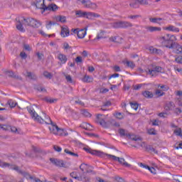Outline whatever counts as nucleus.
<instances>
[{"label": "nucleus", "mask_w": 182, "mask_h": 182, "mask_svg": "<svg viewBox=\"0 0 182 182\" xmlns=\"http://www.w3.org/2000/svg\"><path fill=\"white\" fill-rule=\"evenodd\" d=\"M158 41L161 46H164L168 49H175L176 53L182 55V46L176 43V41H177L176 36L166 34L163 36H159Z\"/></svg>", "instance_id": "obj_1"}, {"label": "nucleus", "mask_w": 182, "mask_h": 182, "mask_svg": "<svg viewBox=\"0 0 182 182\" xmlns=\"http://www.w3.org/2000/svg\"><path fill=\"white\" fill-rule=\"evenodd\" d=\"M26 109L31 115V119H33L35 122H38V123H41V124H43V123H46V124H53L52 119H50V117L46 115V114H44V119H43L41 116H38V113H36L35 109H33L32 106L26 107Z\"/></svg>", "instance_id": "obj_2"}, {"label": "nucleus", "mask_w": 182, "mask_h": 182, "mask_svg": "<svg viewBox=\"0 0 182 182\" xmlns=\"http://www.w3.org/2000/svg\"><path fill=\"white\" fill-rule=\"evenodd\" d=\"M0 167H2L3 168H11V170L17 171L18 174H21V176H23V177H26V178H30L31 180H33V176H30L29 173L27 172L21 171V169H19V166L15 164H11L9 163H6L2 161V160H0Z\"/></svg>", "instance_id": "obj_3"}, {"label": "nucleus", "mask_w": 182, "mask_h": 182, "mask_svg": "<svg viewBox=\"0 0 182 182\" xmlns=\"http://www.w3.org/2000/svg\"><path fill=\"white\" fill-rule=\"evenodd\" d=\"M21 21L24 26H31V28H39L42 25V23L39 20L32 17H21Z\"/></svg>", "instance_id": "obj_4"}, {"label": "nucleus", "mask_w": 182, "mask_h": 182, "mask_svg": "<svg viewBox=\"0 0 182 182\" xmlns=\"http://www.w3.org/2000/svg\"><path fill=\"white\" fill-rule=\"evenodd\" d=\"M145 72L146 75H149L151 77H156L160 73H164V68L159 65H152L151 68H147V70H145Z\"/></svg>", "instance_id": "obj_5"}, {"label": "nucleus", "mask_w": 182, "mask_h": 182, "mask_svg": "<svg viewBox=\"0 0 182 182\" xmlns=\"http://www.w3.org/2000/svg\"><path fill=\"white\" fill-rule=\"evenodd\" d=\"M111 26L114 29H127V28H133V23L126 21H117L112 23Z\"/></svg>", "instance_id": "obj_6"}, {"label": "nucleus", "mask_w": 182, "mask_h": 182, "mask_svg": "<svg viewBox=\"0 0 182 182\" xmlns=\"http://www.w3.org/2000/svg\"><path fill=\"white\" fill-rule=\"evenodd\" d=\"M119 133L120 136H126L127 137H129V139H130L131 140H133L134 141H141V137L134 135V134H127V133H126V130H124L123 129H120L119 130Z\"/></svg>", "instance_id": "obj_7"}, {"label": "nucleus", "mask_w": 182, "mask_h": 182, "mask_svg": "<svg viewBox=\"0 0 182 182\" xmlns=\"http://www.w3.org/2000/svg\"><path fill=\"white\" fill-rule=\"evenodd\" d=\"M80 2L85 8H88L90 9H97V4L96 3L92 2L90 0H77Z\"/></svg>", "instance_id": "obj_8"}, {"label": "nucleus", "mask_w": 182, "mask_h": 182, "mask_svg": "<svg viewBox=\"0 0 182 182\" xmlns=\"http://www.w3.org/2000/svg\"><path fill=\"white\" fill-rule=\"evenodd\" d=\"M107 157L108 159H111L114 161H119L120 164H122L123 166H125V167H130V164H129L127 162L124 161V159L117 157L114 155L112 154H107Z\"/></svg>", "instance_id": "obj_9"}, {"label": "nucleus", "mask_w": 182, "mask_h": 182, "mask_svg": "<svg viewBox=\"0 0 182 182\" xmlns=\"http://www.w3.org/2000/svg\"><path fill=\"white\" fill-rule=\"evenodd\" d=\"M51 124V127H49L50 133H53V134H57L58 136H62L63 129L59 128L57 125Z\"/></svg>", "instance_id": "obj_10"}, {"label": "nucleus", "mask_w": 182, "mask_h": 182, "mask_svg": "<svg viewBox=\"0 0 182 182\" xmlns=\"http://www.w3.org/2000/svg\"><path fill=\"white\" fill-rule=\"evenodd\" d=\"M85 150L86 151H88L89 153H90V154H92L94 156H98V157H106V156H107V154H105L100 151L90 150V149H87L86 148H85Z\"/></svg>", "instance_id": "obj_11"}, {"label": "nucleus", "mask_w": 182, "mask_h": 182, "mask_svg": "<svg viewBox=\"0 0 182 182\" xmlns=\"http://www.w3.org/2000/svg\"><path fill=\"white\" fill-rule=\"evenodd\" d=\"M70 35V31L68 26H63L61 27L60 36L62 38H68Z\"/></svg>", "instance_id": "obj_12"}, {"label": "nucleus", "mask_w": 182, "mask_h": 182, "mask_svg": "<svg viewBox=\"0 0 182 182\" xmlns=\"http://www.w3.org/2000/svg\"><path fill=\"white\" fill-rule=\"evenodd\" d=\"M50 161L56 166L57 167H66V164L63 162V161H60L59 159H56L55 158H50Z\"/></svg>", "instance_id": "obj_13"}, {"label": "nucleus", "mask_w": 182, "mask_h": 182, "mask_svg": "<svg viewBox=\"0 0 182 182\" xmlns=\"http://www.w3.org/2000/svg\"><path fill=\"white\" fill-rule=\"evenodd\" d=\"M102 114H99L97 115V119H96V123L98 124H100L102 127H104V129H107V122L105 121V119L100 118Z\"/></svg>", "instance_id": "obj_14"}, {"label": "nucleus", "mask_w": 182, "mask_h": 182, "mask_svg": "<svg viewBox=\"0 0 182 182\" xmlns=\"http://www.w3.org/2000/svg\"><path fill=\"white\" fill-rule=\"evenodd\" d=\"M58 7L56 4H49L48 6H45L44 9L42 11V14H43V12L46 11H53V12H55V11H58Z\"/></svg>", "instance_id": "obj_15"}, {"label": "nucleus", "mask_w": 182, "mask_h": 182, "mask_svg": "<svg viewBox=\"0 0 182 182\" xmlns=\"http://www.w3.org/2000/svg\"><path fill=\"white\" fill-rule=\"evenodd\" d=\"M174 107H176V105H174V102H167L165 104L164 109L166 112H170V111L173 110V109H174Z\"/></svg>", "instance_id": "obj_16"}, {"label": "nucleus", "mask_w": 182, "mask_h": 182, "mask_svg": "<svg viewBox=\"0 0 182 182\" xmlns=\"http://www.w3.org/2000/svg\"><path fill=\"white\" fill-rule=\"evenodd\" d=\"M58 59L60 60V65H65V63L68 62V57H66V55L65 54L59 53Z\"/></svg>", "instance_id": "obj_17"}, {"label": "nucleus", "mask_w": 182, "mask_h": 182, "mask_svg": "<svg viewBox=\"0 0 182 182\" xmlns=\"http://www.w3.org/2000/svg\"><path fill=\"white\" fill-rule=\"evenodd\" d=\"M36 6L38 9H44L45 6V0H36Z\"/></svg>", "instance_id": "obj_18"}, {"label": "nucleus", "mask_w": 182, "mask_h": 182, "mask_svg": "<svg viewBox=\"0 0 182 182\" xmlns=\"http://www.w3.org/2000/svg\"><path fill=\"white\" fill-rule=\"evenodd\" d=\"M165 31H168L169 32H176V33H178V32H180V28L173 25H169L165 27Z\"/></svg>", "instance_id": "obj_19"}, {"label": "nucleus", "mask_w": 182, "mask_h": 182, "mask_svg": "<svg viewBox=\"0 0 182 182\" xmlns=\"http://www.w3.org/2000/svg\"><path fill=\"white\" fill-rule=\"evenodd\" d=\"M145 29L148 32H160L161 31V28L156 27V26H145Z\"/></svg>", "instance_id": "obj_20"}, {"label": "nucleus", "mask_w": 182, "mask_h": 182, "mask_svg": "<svg viewBox=\"0 0 182 182\" xmlns=\"http://www.w3.org/2000/svg\"><path fill=\"white\" fill-rule=\"evenodd\" d=\"M86 31H87V28L78 31L77 32V38H79V39H83V38L86 36Z\"/></svg>", "instance_id": "obj_21"}, {"label": "nucleus", "mask_w": 182, "mask_h": 182, "mask_svg": "<svg viewBox=\"0 0 182 182\" xmlns=\"http://www.w3.org/2000/svg\"><path fill=\"white\" fill-rule=\"evenodd\" d=\"M123 63L127 66V68H130V69H134L136 68V64H134L133 61L124 60Z\"/></svg>", "instance_id": "obj_22"}, {"label": "nucleus", "mask_w": 182, "mask_h": 182, "mask_svg": "<svg viewBox=\"0 0 182 182\" xmlns=\"http://www.w3.org/2000/svg\"><path fill=\"white\" fill-rule=\"evenodd\" d=\"M161 21H164L163 18H150L149 22L152 23H158L159 25H161Z\"/></svg>", "instance_id": "obj_23"}, {"label": "nucleus", "mask_w": 182, "mask_h": 182, "mask_svg": "<svg viewBox=\"0 0 182 182\" xmlns=\"http://www.w3.org/2000/svg\"><path fill=\"white\" fill-rule=\"evenodd\" d=\"M75 16L77 18H86V11L77 10L75 11Z\"/></svg>", "instance_id": "obj_24"}, {"label": "nucleus", "mask_w": 182, "mask_h": 182, "mask_svg": "<svg viewBox=\"0 0 182 182\" xmlns=\"http://www.w3.org/2000/svg\"><path fill=\"white\" fill-rule=\"evenodd\" d=\"M32 149L34 153H40L41 154H43V156H45V154H46V151H42V149H41V148L39 147L32 146Z\"/></svg>", "instance_id": "obj_25"}, {"label": "nucleus", "mask_w": 182, "mask_h": 182, "mask_svg": "<svg viewBox=\"0 0 182 182\" xmlns=\"http://www.w3.org/2000/svg\"><path fill=\"white\" fill-rule=\"evenodd\" d=\"M143 97H146V99H152L154 95L153 92L150 91L145 90L142 92Z\"/></svg>", "instance_id": "obj_26"}, {"label": "nucleus", "mask_w": 182, "mask_h": 182, "mask_svg": "<svg viewBox=\"0 0 182 182\" xmlns=\"http://www.w3.org/2000/svg\"><path fill=\"white\" fill-rule=\"evenodd\" d=\"M80 127L84 129L85 130H92V125L90 124H87L84 122L80 125Z\"/></svg>", "instance_id": "obj_27"}, {"label": "nucleus", "mask_w": 182, "mask_h": 182, "mask_svg": "<svg viewBox=\"0 0 182 182\" xmlns=\"http://www.w3.org/2000/svg\"><path fill=\"white\" fill-rule=\"evenodd\" d=\"M55 21H57V22H61V23H65L66 22V16H57L55 17Z\"/></svg>", "instance_id": "obj_28"}, {"label": "nucleus", "mask_w": 182, "mask_h": 182, "mask_svg": "<svg viewBox=\"0 0 182 182\" xmlns=\"http://www.w3.org/2000/svg\"><path fill=\"white\" fill-rule=\"evenodd\" d=\"M23 23H22V21H21V18L18 19V24L16 25V28L18 31H20V32H25V29L23 28Z\"/></svg>", "instance_id": "obj_29"}, {"label": "nucleus", "mask_w": 182, "mask_h": 182, "mask_svg": "<svg viewBox=\"0 0 182 182\" xmlns=\"http://www.w3.org/2000/svg\"><path fill=\"white\" fill-rule=\"evenodd\" d=\"M26 73V76L27 77H28V79H31V80H36V79H38V77L34 73H32L31 72H27Z\"/></svg>", "instance_id": "obj_30"}, {"label": "nucleus", "mask_w": 182, "mask_h": 182, "mask_svg": "<svg viewBox=\"0 0 182 182\" xmlns=\"http://www.w3.org/2000/svg\"><path fill=\"white\" fill-rule=\"evenodd\" d=\"M82 82H85V83H91V82H93V78L89 75H85L82 78Z\"/></svg>", "instance_id": "obj_31"}, {"label": "nucleus", "mask_w": 182, "mask_h": 182, "mask_svg": "<svg viewBox=\"0 0 182 182\" xmlns=\"http://www.w3.org/2000/svg\"><path fill=\"white\" fill-rule=\"evenodd\" d=\"M70 177H72L73 178H75V180H78V181L82 180V176H80V177L77 176V172H76V171H73V172L70 173Z\"/></svg>", "instance_id": "obj_32"}, {"label": "nucleus", "mask_w": 182, "mask_h": 182, "mask_svg": "<svg viewBox=\"0 0 182 182\" xmlns=\"http://www.w3.org/2000/svg\"><path fill=\"white\" fill-rule=\"evenodd\" d=\"M7 105H9L10 107L14 108L18 105V102L14 101V100H9Z\"/></svg>", "instance_id": "obj_33"}, {"label": "nucleus", "mask_w": 182, "mask_h": 182, "mask_svg": "<svg viewBox=\"0 0 182 182\" xmlns=\"http://www.w3.org/2000/svg\"><path fill=\"white\" fill-rule=\"evenodd\" d=\"M65 153H66V154H70V156H73V157H79V154L72 152L70 151H69V149H65L64 150Z\"/></svg>", "instance_id": "obj_34"}, {"label": "nucleus", "mask_w": 182, "mask_h": 182, "mask_svg": "<svg viewBox=\"0 0 182 182\" xmlns=\"http://www.w3.org/2000/svg\"><path fill=\"white\" fill-rule=\"evenodd\" d=\"M80 168L81 171H82V173H85V171L87 173H88V171H87V164H82L80 166Z\"/></svg>", "instance_id": "obj_35"}, {"label": "nucleus", "mask_w": 182, "mask_h": 182, "mask_svg": "<svg viewBox=\"0 0 182 182\" xmlns=\"http://www.w3.org/2000/svg\"><path fill=\"white\" fill-rule=\"evenodd\" d=\"M146 150H148L149 151H152L155 154H159L157 150H156V149H154L153 146H151V145L147 146H146Z\"/></svg>", "instance_id": "obj_36"}, {"label": "nucleus", "mask_w": 182, "mask_h": 182, "mask_svg": "<svg viewBox=\"0 0 182 182\" xmlns=\"http://www.w3.org/2000/svg\"><path fill=\"white\" fill-rule=\"evenodd\" d=\"M129 5L132 8H139V6L138 0L132 1Z\"/></svg>", "instance_id": "obj_37"}, {"label": "nucleus", "mask_w": 182, "mask_h": 182, "mask_svg": "<svg viewBox=\"0 0 182 182\" xmlns=\"http://www.w3.org/2000/svg\"><path fill=\"white\" fill-rule=\"evenodd\" d=\"M44 100H46L47 102V103H55V102H58L57 99H52L50 97H46L44 99Z\"/></svg>", "instance_id": "obj_38"}, {"label": "nucleus", "mask_w": 182, "mask_h": 182, "mask_svg": "<svg viewBox=\"0 0 182 182\" xmlns=\"http://www.w3.org/2000/svg\"><path fill=\"white\" fill-rule=\"evenodd\" d=\"M85 18L87 19H93V12H87L85 13Z\"/></svg>", "instance_id": "obj_39"}, {"label": "nucleus", "mask_w": 182, "mask_h": 182, "mask_svg": "<svg viewBox=\"0 0 182 182\" xmlns=\"http://www.w3.org/2000/svg\"><path fill=\"white\" fill-rule=\"evenodd\" d=\"M63 49H65V50H72V46H69L68 43H64Z\"/></svg>", "instance_id": "obj_40"}, {"label": "nucleus", "mask_w": 182, "mask_h": 182, "mask_svg": "<svg viewBox=\"0 0 182 182\" xmlns=\"http://www.w3.org/2000/svg\"><path fill=\"white\" fill-rule=\"evenodd\" d=\"M43 76L45 77H46L47 79H52V73H50L48 71H44Z\"/></svg>", "instance_id": "obj_41"}, {"label": "nucleus", "mask_w": 182, "mask_h": 182, "mask_svg": "<svg viewBox=\"0 0 182 182\" xmlns=\"http://www.w3.org/2000/svg\"><path fill=\"white\" fill-rule=\"evenodd\" d=\"M82 114L85 117H92V114H90V112H87V110H86V109L82 110Z\"/></svg>", "instance_id": "obj_42"}, {"label": "nucleus", "mask_w": 182, "mask_h": 182, "mask_svg": "<svg viewBox=\"0 0 182 182\" xmlns=\"http://www.w3.org/2000/svg\"><path fill=\"white\" fill-rule=\"evenodd\" d=\"M143 87V84H139L136 85H133L134 90H140Z\"/></svg>", "instance_id": "obj_43"}, {"label": "nucleus", "mask_w": 182, "mask_h": 182, "mask_svg": "<svg viewBox=\"0 0 182 182\" xmlns=\"http://www.w3.org/2000/svg\"><path fill=\"white\" fill-rule=\"evenodd\" d=\"M130 105L131 107L134 109V110H137V109H139V104L130 102Z\"/></svg>", "instance_id": "obj_44"}, {"label": "nucleus", "mask_w": 182, "mask_h": 182, "mask_svg": "<svg viewBox=\"0 0 182 182\" xmlns=\"http://www.w3.org/2000/svg\"><path fill=\"white\" fill-rule=\"evenodd\" d=\"M115 117H117V119H119V120H122L124 118L123 114H122L121 112H117L115 114Z\"/></svg>", "instance_id": "obj_45"}, {"label": "nucleus", "mask_w": 182, "mask_h": 182, "mask_svg": "<svg viewBox=\"0 0 182 182\" xmlns=\"http://www.w3.org/2000/svg\"><path fill=\"white\" fill-rule=\"evenodd\" d=\"M148 133L152 136H156L157 133L156 132L155 129H150L148 130Z\"/></svg>", "instance_id": "obj_46"}, {"label": "nucleus", "mask_w": 182, "mask_h": 182, "mask_svg": "<svg viewBox=\"0 0 182 182\" xmlns=\"http://www.w3.org/2000/svg\"><path fill=\"white\" fill-rule=\"evenodd\" d=\"M140 5H149V1L147 0H137Z\"/></svg>", "instance_id": "obj_47"}, {"label": "nucleus", "mask_w": 182, "mask_h": 182, "mask_svg": "<svg viewBox=\"0 0 182 182\" xmlns=\"http://www.w3.org/2000/svg\"><path fill=\"white\" fill-rule=\"evenodd\" d=\"M52 25H56V23L52 22V21H49L48 23H46L47 29H50V28H52Z\"/></svg>", "instance_id": "obj_48"}, {"label": "nucleus", "mask_w": 182, "mask_h": 182, "mask_svg": "<svg viewBox=\"0 0 182 182\" xmlns=\"http://www.w3.org/2000/svg\"><path fill=\"white\" fill-rule=\"evenodd\" d=\"M53 149L55 150V151H58V153H60V151H62V148L58 145H54Z\"/></svg>", "instance_id": "obj_49"}, {"label": "nucleus", "mask_w": 182, "mask_h": 182, "mask_svg": "<svg viewBox=\"0 0 182 182\" xmlns=\"http://www.w3.org/2000/svg\"><path fill=\"white\" fill-rule=\"evenodd\" d=\"M149 50H150L151 53H159V49L154 48V47H151L149 48Z\"/></svg>", "instance_id": "obj_50"}, {"label": "nucleus", "mask_w": 182, "mask_h": 182, "mask_svg": "<svg viewBox=\"0 0 182 182\" xmlns=\"http://www.w3.org/2000/svg\"><path fill=\"white\" fill-rule=\"evenodd\" d=\"M9 127L11 129V132H12V133H19L16 127L11 126H9Z\"/></svg>", "instance_id": "obj_51"}, {"label": "nucleus", "mask_w": 182, "mask_h": 182, "mask_svg": "<svg viewBox=\"0 0 182 182\" xmlns=\"http://www.w3.org/2000/svg\"><path fill=\"white\" fill-rule=\"evenodd\" d=\"M82 62H83V60L82 59V57L77 56V57L75 58V63H82Z\"/></svg>", "instance_id": "obj_52"}, {"label": "nucleus", "mask_w": 182, "mask_h": 182, "mask_svg": "<svg viewBox=\"0 0 182 182\" xmlns=\"http://www.w3.org/2000/svg\"><path fill=\"white\" fill-rule=\"evenodd\" d=\"M109 106H112V102L110 101H107L105 102H103L102 107H106Z\"/></svg>", "instance_id": "obj_53"}, {"label": "nucleus", "mask_w": 182, "mask_h": 182, "mask_svg": "<svg viewBox=\"0 0 182 182\" xmlns=\"http://www.w3.org/2000/svg\"><path fill=\"white\" fill-rule=\"evenodd\" d=\"M173 180L176 182H182V176H175Z\"/></svg>", "instance_id": "obj_54"}, {"label": "nucleus", "mask_w": 182, "mask_h": 182, "mask_svg": "<svg viewBox=\"0 0 182 182\" xmlns=\"http://www.w3.org/2000/svg\"><path fill=\"white\" fill-rule=\"evenodd\" d=\"M159 117H163L164 119H166L167 117V112H161L158 114Z\"/></svg>", "instance_id": "obj_55"}, {"label": "nucleus", "mask_w": 182, "mask_h": 182, "mask_svg": "<svg viewBox=\"0 0 182 182\" xmlns=\"http://www.w3.org/2000/svg\"><path fill=\"white\" fill-rule=\"evenodd\" d=\"M65 79H66L67 82H69V83L73 82V81L72 80V77L70 75H66Z\"/></svg>", "instance_id": "obj_56"}, {"label": "nucleus", "mask_w": 182, "mask_h": 182, "mask_svg": "<svg viewBox=\"0 0 182 182\" xmlns=\"http://www.w3.org/2000/svg\"><path fill=\"white\" fill-rule=\"evenodd\" d=\"M159 87H160V89H161L164 92H167V90H168V87H167L166 85H161L159 86Z\"/></svg>", "instance_id": "obj_57"}, {"label": "nucleus", "mask_w": 182, "mask_h": 182, "mask_svg": "<svg viewBox=\"0 0 182 182\" xmlns=\"http://www.w3.org/2000/svg\"><path fill=\"white\" fill-rule=\"evenodd\" d=\"M156 95H157V96H163V95H164V92H163L161 90H156Z\"/></svg>", "instance_id": "obj_58"}, {"label": "nucleus", "mask_w": 182, "mask_h": 182, "mask_svg": "<svg viewBox=\"0 0 182 182\" xmlns=\"http://www.w3.org/2000/svg\"><path fill=\"white\" fill-rule=\"evenodd\" d=\"M36 89L38 90V92H46V89H45L42 86H38Z\"/></svg>", "instance_id": "obj_59"}, {"label": "nucleus", "mask_w": 182, "mask_h": 182, "mask_svg": "<svg viewBox=\"0 0 182 182\" xmlns=\"http://www.w3.org/2000/svg\"><path fill=\"white\" fill-rule=\"evenodd\" d=\"M114 178H115L116 181H117V182H124V181L123 178L119 177V176H115Z\"/></svg>", "instance_id": "obj_60"}, {"label": "nucleus", "mask_w": 182, "mask_h": 182, "mask_svg": "<svg viewBox=\"0 0 182 182\" xmlns=\"http://www.w3.org/2000/svg\"><path fill=\"white\" fill-rule=\"evenodd\" d=\"M113 69H114V72H121L122 71V70L120 69V67L118 65H114L113 67Z\"/></svg>", "instance_id": "obj_61"}, {"label": "nucleus", "mask_w": 182, "mask_h": 182, "mask_svg": "<svg viewBox=\"0 0 182 182\" xmlns=\"http://www.w3.org/2000/svg\"><path fill=\"white\" fill-rule=\"evenodd\" d=\"M148 170L152 173V174H156V169L154 167L149 166Z\"/></svg>", "instance_id": "obj_62"}, {"label": "nucleus", "mask_w": 182, "mask_h": 182, "mask_svg": "<svg viewBox=\"0 0 182 182\" xmlns=\"http://www.w3.org/2000/svg\"><path fill=\"white\" fill-rule=\"evenodd\" d=\"M128 18L129 19H137V18H140V15L129 16Z\"/></svg>", "instance_id": "obj_63"}, {"label": "nucleus", "mask_w": 182, "mask_h": 182, "mask_svg": "<svg viewBox=\"0 0 182 182\" xmlns=\"http://www.w3.org/2000/svg\"><path fill=\"white\" fill-rule=\"evenodd\" d=\"M8 127H9L7 125H4L0 124V129H2V130L6 131L8 130Z\"/></svg>", "instance_id": "obj_64"}]
</instances>
